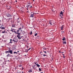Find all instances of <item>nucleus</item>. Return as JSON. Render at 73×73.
Wrapping results in <instances>:
<instances>
[{"instance_id": "1", "label": "nucleus", "mask_w": 73, "mask_h": 73, "mask_svg": "<svg viewBox=\"0 0 73 73\" xmlns=\"http://www.w3.org/2000/svg\"><path fill=\"white\" fill-rule=\"evenodd\" d=\"M14 30H15V29H11V30H10L12 32H14V33H15V34L16 35H17V34L18 35L17 36V37H18L19 39H21V37H20L21 36V33H19V30H18L17 31H14Z\"/></svg>"}, {"instance_id": "2", "label": "nucleus", "mask_w": 73, "mask_h": 73, "mask_svg": "<svg viewBox=\"0 0 73 73\" xmlns=\"http://www.w3.org/2000/svg\"><path fill=\"white\" fill-rule=\"evenodd\" d=\"M37 13H34L33 12H31V13L30 14V17H33Z\"/></svg>"}, {"instance_id": "3", "label": "nucleus", "mask_w": 73, "mask_h": 73, "mask_svg": "<svg viewBox=\"0 0 73 73\" xmlns=\"http://www.w3.org/2000/svg\"><path fill=\"white\" fill-rule=\"evenodd\" d=\"M27 8V10H28V8H32V6L31 5V4L29 3V5H28L26 6Z\"/></svg>"}, {"instance_id": "4", "label": "nucleus", "mask_w": 73, "mask_h": 73, "mask_svg": "<svg viewBox=\"0 0 73 73\" xmlns=\"http://www.w3.org/2000/svg\"><path fill=\"white\" fill-rule=\"evenodd\" d=\"M49 23L50 25H54V23H53V21H50Z\"/></svg>"}, {"instance_id": "5", "label": "nucleus", "mask_w": 73, "mask_h": 73, "mask_svg": "<svg viewBox=\"0 0 73 73\" xmlns=\"http://www.w3.org/2000/svg\"><path fill=\"white\" fill-rule=\"evenodd\" d=\"M60 16L61 17V18H62V16H63V13L62 11H61L60 13Z\"/></svg>"}, {"instance_id": "6", "label": "nucleus", "mask_w": 73, "mask_h": 73, "mask_svg": "<svg viewBox=\"0 0 73 73\" xmlns=\"http://www.w3.org/2000/svg\"><path fill=\"white\" fill-rule=\"evenodd\" d=\"M7 16L8 17H12V16L10 14H8L7 15Z\"/></svg>"}, {"instance_id": "7", "label": "nucleus", "mask_w": 73, "mask_h": 73, "mask_svg": "<svg viewBox=\"0 0 73 73\" xmlns=\"http://www.w3.org/2000/svg\"><path fill=\"white\" fill-rule=\"evenodd\" d=\"M9 53H10V54H12L13 53V52H12V50H11V49H10L9 50Z\"/></svg>"}, {"instance_id": "8", "label": "nucleus", "mask_w": 73, "mask_h": 73, "mask_svg": "<svg viewBox=\"0 0 73 73\" xmlns=\"http://www.w3.org/2000/svg\"><path fill=\"white\" fill-rule=\"evenodd\" d=\"M32 71H33L32 69H30L29 70V71H28V72H29V73H31L32 72Z\"/></svg>"}, {"instance_id": "9", "label": "nucleus", "mask_w": 73, "mask_h": 73, "mask_svg": "<svg viewBox=\"0 0 73 73\" xmlns=\"http://www.w3.org/2000/svg\"><path fill=\"white\" fill-rule=\"evenodd\" d=\"M64 25H62L61 27H60V28L61 29V30L62 31V30L63 29V28H64Z\"/></svg>"}, {"instance_id": "10", "label": "nucleus", "mask_w": 73, "mask_h": 73, "mask_svg": "<svg viewBox=\"0 0 73 73\" xmlns=\"http://www.w3.org/2000/svg\"><path fill=\"white\" fill-rule=\"evenodd\" d=\"M43 20V22H44V23H46V21H46V19H44Z\"/></svg>"}, {"instance_id": "11", "label": "nucleus", "mask_w": 73, "mask_h": 73, "mask_svg": "<svg viewBox=\"0 0 73 73\" xmlns=\"http://www.w3.org/2000/svg\"><path fill=\"white\" fill-rule=\"evenodd\" d=\"M25 31H23L22 32V33L23 34V35H24L25 34Z\"/></svg>"}, {"instance_id": "12", "label": "nucleus", "mask_w": 73, "mask_h": 73, "mask_svg": "<svg viewBox=\"0 0 73 73\" xmlns=\"http://www.w3.org/2000/svg\"><path fill=\"white\" fill-rule=\"evenodd\" d=\"M5 53L6 54H7V53H9V51H6L5 52Z\"/></svg>"}, {"instance_id": "13", "label": "nucleus", "mask_w": 73, "mask_h": 73, "mask_svg": "<svg viewBox=\"0 0 73 73\" xmlns=\"http://www.w3.org/2000/svg\"><path fill=\"white\" fill-rule=\"evenodd\" d=\"M5 29V28H4V27H0V29Z\"/></svg>"}, {"instance_id": "14", "label": "nucleus", "mask_w": 73, "mask_h": 73, "mask_svg": "<svg viewBox=\"0 0 73 73\" xmlns=\"http://www.w3.org/2000/svg\"><path fill=\"white\" fill-rule=\"evenodd\" d=\"M63 44H66V41H63Z\"/></svg>"}, {"instance_id": "15", "label": "nucleus", "mask_w": 73, "mask_h": 73, "mask_svg": "<svg viewBox=\"0 0 73 73\" xmlns=\"http://www.w3.org/2000/svg\"><path fill=\"white\" fill-rule=\"evenodd\" d=\"M36 66H37V67H38V68H39L40 67V65H39L38 64H36Z\"/></svg>"}, {"instance_id": "16", "label": "nucleus", "mask_w": 73, "mask_h": 73, "mask_svg": "<svg viewBox=\"0 0 73 73\" xmlns=\"http://www.w3.org/2000/svg\"><path fill=\"white\" fill-rule=\"evenodd\" d=\"M62 40H63V41H65V40L66 41V40L65 39V37H64L62 39Z\"/></svg>"}, {"instance_id": "17", "label": "nucleus", "mask_w": 73, "mask_h": 73, "mask_svg": "<svg viewBox=\"0 0 73 73\" xmlns=\"http://www.w3.org/2000/svg\"><path fill=\"white\" fill-rule=\"evenodd\" d=\"M17 72L18 73H21V71L20 70H18Z\"/></svg>"}, {"instance_id": "18", "label": "nucleus", "mask_w": 73, "mask_h": 73, "mask_svg": "<svg viewBox=\"0 0 73 73\" xmlns=\"http://www.w3.org/2000/svg\"><path fill=\"white\" fill-rule=\"evenodd\" d=\"M12 27L14 28V27H15V25H12Z\"/></svg>"}, {"instance_id": "19", "label": "nucleus", "mask_w": 73, "mask_h": 73, "mask_svg": "<svg viewBox=\"0 0 73 73\" xmlns=\"http://www.w3.org/2000/svg\"><path fill=\"white\" fill-rule=\"evenodd\" d=\"M5 30H4V31L2 32H1L2 33H5Z\"/></svg>"}, {"instance_id": "20", "label": "nucleus", "mask_w": 73, "mask_h": 73, "mask_svg": "<svg viewBox=\"0 0 73 73\" xmlns=\"http://www.w3.org/2000/svg\"><path fill=\"white\" fill-rule=\"evenodd\" d=\"M14 54H15V53H16V54H17V52H16L15 51L14 53H13Z\"/></svg>"}, {"instance_id": "21", "label": "nucleus", "mask_w": 73, "mask_h": 73, "mask_svg": "<svg viewBox=\"0 0 73 73\" xmlns=\"http://www.w3.org/2000/svg\"><path fill=\"white\" fill-rule=\"evenodd\" d=\"M38 35V33H36L35 34V36H37V35Z\"/></svg>"}, {"instance_id": "22", "label": "nucleus", "mask_w": 73, "mask_h": 73, "mask_svg": "<svg viewBox=\"0 0 73 73\" xmlns=\"http://www.w3.org/2000/svg\"><path fill=\"white\" fill-rule=\"evenodd\" d=\"M30 34L31 35L32 34V31H31V32L30 33Z\"/></svg>"}, {"instance_id": "23", "label": "nucleus", "mask_w": 73, "mask_h": 73, "mask_svg": "<svg viewBox=\"0 0 73 73\" xmlns=\"http://www.w3.org/2000/svg\"><path fill=\"white\" fill-rule=\"evenodd\" d=\"M19 67H21V66H22V65L21 64L19 65Z\"/></svg>"}, {"instance_id": "24", "label": "nucleus", "mask_w": 73, "mask_h": 73, "mask_svg": "<svg viewBox=\"0 0 73 73\" xmlns=\"http://www.w3.org/2000/svg\"><path fill=\"white\" fill-rule=\"evenodd\" d=\"M11 7L10 6H9L7 7L8 9H9L10 8H11Z\"/></svg>"}, {"instance_id": "25", "label": "nucleus", "mask_w": 73, "mask_h": 73, "mask_svg": "<svg viewBox=\"0 0 73 73\" xmlns=\"http://www.w3.org/2000/svg\"><path fill=\"white\" fill-rule=\"evenodd\" d=\"M8 55H9V57H11V55L9 54H8Z\"/></svg>"}, {"instance_id": "26", "label": "nucleus", "mask_w": 73, "mask_h": 73, "mask_svg": "<svg viewBox=\"0 0 73 73\" xmlns=\"http://www.w3.org/2000/svg\"><path fill=\"white\" fill-rule=\"evenodd\" d=\"M39 71H41V69L40 68H39Z\"/></svg>"}, {"instance_id": "27", "label": "nucleus", "mask_w": 73, "mask_h": 73, "mask_svg": "<svg viewBox=\"0 0 73 73\" xmlns=\"http://www.w3.org/2000/svg\"><path fill=\"white\" fill-rule=\"evenodd\" d=\"M17 41H18V40H14V42H17Z\"/></svg>"}, {"instance_id": "28", "label": "nucleus", "mask_w": 73, "mask_h": 73, "mask_svg": "<svg viewBox=\"0 0 73 73\" xmlns=\"http://www.w3.org/2000/svg\"><path fill=\"white\" fill-rule=\"evenodd\" d=\"M38 63H37V62H36L35 63V65H37V64H38Z\"/></svg>"}, {"instance_id": "29", "label": "nucleus", "mask_w": 73, "mask_h": 73, "mask_svg": "<svg viewBox=\"0 0 73 73\" xmlns=\"http://www.w3.org/2000/svg\"><path fill=\"white\" fill-rule=\"evenodd\" d=\"M42 52H44V53H45V54H46V53H47L46 51H43Z\"/></svg>"}, {"instance_id": "30", "label": "nucleus", "mask_w": 73, "mask_h": 73, "mask_svg": "<svg viewBox=\"0 0 73 73\" xmlns=\"http://www.w3.org/2000/svg\"><path fill=\"white\" fill-rule=\"evenodd\" d=\"M12 42L11 41H10V42H9V44H12Z\"/></svg>"}, {"instance_id": "31", "label": "nucleus", "mask_w": 73, "mask_h": 73, "mask_svg": "<svg viewBox=\"0 0 73 73\" xmlns=\"http://www.w3.org/2000/svg\"><path fill=\"white\" fill-rule=\"evenodd\" d=\"M43 57H45V56H46V55L43 54Z\"/></svg>"}, {"instance_id": "32", "label": "nucleus", "mask_w": 73, "mask_h": 73, "mask_svg": "<svg viewBox=\"0 0 73 73\" xmlns=\"http://www.w3.org/2000/svg\"><path fill=\"white\" fill-rule=\"evenodd\" d=\"M1 62H3V60H0V62H1Z\"/></svg>"}, {"instance_id": "33", "label": "nucleus", "mask_w": 73, "mask_h": 73, "mask_svg": "<svg viewBox=\"0 0 73 73\" xmlns=\"http://www.w3.org/2000/svg\"><path fill=\"white\" fill-rule=\"evenodd\" d=\"M42 60H43V61H45V58H43Z\"/></svg>"}, {"instance_id": "34", "label": "nucleus", "mask_w": 73, "mask_h": 73, "mask_svg": "<svg viewBox=\"0 0 73 73\" xmlns=\"http://www.w3.org/2000/svg\"><path fill=\"white\" fill-rule=\"evenodd\" d=\"M3 25H2L1 26V27H3L4 26V25H3V24H2Z\"/></svg>"}, {"instance_id": "35", "label": "nucleus", "mask_w": 73, "mask_h": 73, "mask_svg": "<svg viewBox=\"0 0 73 73\" xmlns=\"http://www.w3.org/2000/svg\"><path fill=\"white\" fill-rule=\"evenodd\" d=\"M28 50H27V51H25V52H27V53H28Z\"/></svg>"}, {"instance_id": "36", "label": "nucleus", "mask_w": 73, "mask_h": 73, "mask_svg": "<svg viewBox=\"0 0 73 73\" xmlns=\"http://www.w3.org/2000/svg\"><path fill=\"white\" fill-rule=\"evenodd\" d=\"M23 69H24V68L23 67H22V69H21V70H23Z\"/></svg>"}, {"instance_id": "37", "label": "nucleus", "mask_w": 73, "mask_h": 73, "mask_svg": "<svg viewBox=\"0 0 73 73\" xmlns=\"http://www.w3.org/2000/svg\"><path fill=\"white\" fill-rule=\"evenodd\" d=\"M6 56H7V57H9V56L8 55V54Z\"/></svg>"}, {"instance_id": "38", "label": "nucleus", "mask_w": 73, "mask_h": 73, "mask_svg": "<svg viewBox=\"0 0 73 73\" xmlns=\"http://www.w3.org/2000/svg\"><path fill=\"white\" fill-rule=\"evenodd\" d=\"M40 54H41V55H42L43 54V53H40Z\"/></svg>"}, {"instance_id": "39", "label": "nucleus", "mask_w": 73, "mask_h": 73, "mask_svg": "<svg viewBox=\"0 0 73 73\" xmlns=\"http://www.w3.org/2000/svg\"><path fill=\"white\" fill-rule=\"evenodd\" d=\"M20 29H21L20 27L19 29V30H20Z\"/></svg>"}, {"instance_id": "40", "label": "nucleus", "mask_w": 73, "mask_h": 73, "mask_svg": "<svg viewBox=\"0 0 73 73\" xmlns=\"http://www.w3.org/2000/svg\"><path fill=\"white\" fill-rule=\"evenodd\" d=\"M42 53V51H41L40 52V53Z\"/></svg>"}, {"instance_id": "41", "label": "nucleus", "mask_w": 73, "mask_h": 73, "mask_svg": "<svg viewBox=\"0 0 73 73\" xmlns=\"http://www.w3.org/2000/svg\"><path fill=\"white\" fill-rule=\"evenodd\" d=\"M13 41H15V40H14V39H13L12 40Z\"/></svg>"}, {"instance_id": "42", "label": "nucleus", "mask_w": 73, "mask_h": 73, "mask_svg": "<svg viewBox=\"0 0 73 73\" xmlns=\"http://www.w3.org/2000/svg\"><path fill=\"white\" fill-rule=\"evenodd\" d=\"M63 58H65V56H64H64H63Z\"/></svg>"}, {"instance_id": "43", "label": "nucleus", "mask_w": 73, "mask_h": 73, "mask_svg": "<svg viewBox=\"0 0 73 73\" xmlns=\"http://www.w3.org/2000/svg\"><path fill=\"white\" fill-rule=\"evenodd\" d=\"M33 69H34V68H35V66H33Z\"/></svg>"}, {"instance_id": "44", "label": "nucleus", "mask_w": 73, "mask_h": 73, "mask_svg": "<svg viewBox=\"0 0 73 73\" xmlns=\"http://www.w3.org/2000/svg\"><path fill=\"white\" fill-rule=\"evenodd\" d=\"M10 41H12V39H10Z\"/></svg>"}, {"instance_id": "45", "label": "nucleus", "mask_w": 73, "mask_h": 73, "mask_svg": "<svg viewBox=\"0 0 73 73\" xmlns=\"http://www.w3.org/2000/svg\"><path fill=\"white\" fill-rule=\"evenodd\" d=\"M27 50L29 51V50H30L29 49H27Z\"/></svg>"}, {"instance_id": "46", "label": "nucleus", "mask_w": 73, "mask_h": 73, "mask_svg": "<svg viewBox=\"0 0 73 73\" xmlns=\"http://www.w3.org/2000/svg\"><path fill=\"white\" fill-rule=\"evenodd\" d=\"M27 46V48H28V47L29 48V47L28 46Z\"/></svg>"}, {"instance_id": "47", "label": "nucleus", "mask_w": 73, "mask_h": 73, "mask_svg": "<svg viewBox=\"0 0 73 73\" xmlns=\"http://www.w3.org/2000/svg\"><path fill=\"white\" fill-rule=\"evenodd\" d=\"M22 28H24V26H22Z\"/></svg>"}, {"instance_id": "48", "label": "nucleus", "mask_w": 73, "mask_h": 73, "mask_svg": "<svg viewBox=\"0 0 73 73\" xmlns=\"http://www.w3.org/2000/svg\"><path fill=\"white\" fill-rule=\"evenodd\" d=\"M8 61L9 62H10V61H9V60H8Z\"/></svg>"}, {"instance_id": "49", "label": "nucleus", "mask_w": 73, "mask_h": 73, "mask_svg": "<svg viewBox=\"0 0 73 73\" xmlns=\"http://www.w3.org/2000/svg\"><path fill=\"white\" fill-rule=\"evenodd\" d=\"M62 53H64V52H62Z\"/></svg>"}, {"instance_id": "50", "label": "nucleus", "mask_w": 73, "mask_h": 73, "mask_svg": "<svg viewBox=\"0 0 73 73\" xmlns=\"http://www.w3.org/2000/svg\"><path fill=\"white\" fill-rule=\"evenodd\" d=\"M31 49V48H29V49L30 50V49Z\"/></svg>"}, {"instance_id": "51", "label": "nucleus", "mask_w": 73, "mask_h": 73, "mask_svg": "<svg viewBox=\"0 0 73 73\" xmlns=\"http://www.w3.org/2000/svg\"><path fill=\"white\" fill-rule=\"evenodd\" d=\"M17 23H19V21H17Z\"/></svg>"}, {"instance_id": "52", "label": "nucleus", "mask_w": 73, "mask_h": 73, "mask_svg": "<svg viewBox=\"0 0 73 73\" xmlns=\"http://www.w3.org/2000/svg\"><path fill=\"white\" fill-rule=\"evenodd\" d=\"M61 32H64V31H61Z\"/></svg>"}, {"instance_id": "53", "label": "nucleus", "mask_w": 73, "mask_h": 73, "mask_svg": "<svg viewBox=\"0 0 73 73\" xmlns=\"http://www.w3.org/2000/svg\"><path fill=\"white\" fill-rule=\"evenodd\" d=\"M62 55H63V56H64V54H62Z\"/></svg>"}, {"instance_id": "54", "label": "nucleus", "mask_w": 73, "mask_h": 73, "mask_svg": "<svg viewBox=\"0 0 73 73\" xmlns=\"http://www.w3.org/2000/svg\"><path fill=\"white\" fill-rule=\"evenodd\" d=\"M14 31H15V29H14Z\"/></svg>"}, {"instance_id": "55", "label": "nucleus", "mask_w": 73, "mask_h": 73, "mask_svg": "<svg viewBox=\"0 0 73 73\" xmlns=\"http://www.w3.org/2000/svg\"><path fill=\"white\" fill-rule=\"evenodd\" d=\"M38 38H39V37H40L38 36Z\"/></svg>"}, {"instance_id": "56", "label": "nucleus", "mask_w": 73, "mask_h": 73, "mask_svg": "<svg viewBox=\"0 0 73 73\" xmlns=\"http://www.w3.org/2000/svg\"><path fill=\"white\" fill-rule=\"evenodd\" d=\"M15 2H17V1H15Z\"/></svg>"}, {"instance_id": "57", "label": "nucleus", "mask_w": 73, "mask_h": 73, "mask_svg": "<svg viewBox=\"0 0 73 73\" xmlns=\"http://www.w3.org/2000/svg\"><path fill=\"white\" fill-rule=\"evenodd\" d=\"M34 2H35V0H33Z\"/></svg>"}, {"instance_id": "58", "label": "nucleus", "mask_w": 73, "mask_h": 73, "mask_svg": "<svg viewBox=\"0 0 73 73\" xmlns=\"http://www.w3.org/2000/svg\"><path fill=\"white\" fill-rule=\"evenodd\" d=\"M17 52H19V51H17Z\"/></svg>"}, {"instance_id": "59", "label": "nucleus", "mask_w": 73, "mask_h": 73, "mask_svg": "<svg viewBox=\"0 0 73 73\" xmlns=\"http://www.w3.org/2000/svg\"><path fill=\"white\" fill-rule=\"evenodd\" d=\"M59 52H60V53H61V52H60V51H59Z\"/></svg>"}, {"instance_id": "60", "label": "nucleus", "mask_w": 73, "mask_h": 73, "mask_svg": "<svg viewBox=\"0 0 73 73\" xmlns=\"http://www.w3.org/2000/svg\"><path fill=\"white\" fill-rule=\"evenodd\" d=\"M19 18H18L17 19H18V20H19Z\"/></svg>"}, {"instance_id": "61", "label": "nucleus", "mask_w": 73, "mask_h": 73, "mask_svg": "<svg viewBox=\"0 0 73 73\" xmlns=\"http://www.w3.org/2000/svg\"><path fill=\"white\" fill-rule=\"evenodd\" d=\"M35 66H36V65H34V67H35Z\"/></svg>"}, {"instance_id": "62", "label": "nucleus", "mask_w": 73, "mask_h": 73, "mask_svg": "<svg viewBox=\"0 0 73 73\" xmlns=\"http://www.w3.org/2000/svg\"><path fill=\"white\" fill-rule=\"evenodd\" d=\"M3 59H4V60H5V58H3Z\"/></svg>"}, {"instance_id": "63", "label": "nucleus", "mask_w": 73, "mask_h": 73, "mask_svg": "<svg viewBox=\"0 0 73 73\" xmlns=\"http://www.w3.org/2000/svg\"><path fill=\"white\" fill-rule=\"evenodd\" d=\"M20 54H19V55H20Z\"/></svg>"}, {"instance_id": "64", "label": "nucleus", "mask_w": 73, "mask_h": 73, "mask_svg": "<svg viewBox=\"0 0 73 73\" xmlns=\"http://www.w3.org/2000/svg\"><path fill=\"white\" fill-rule=\"evenodd\" d=\"M25 56H26V55H25Z\"/></svg>"}]
</instances>
